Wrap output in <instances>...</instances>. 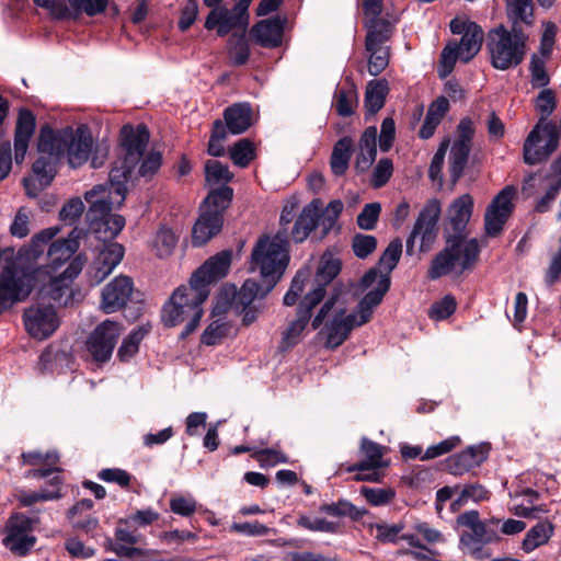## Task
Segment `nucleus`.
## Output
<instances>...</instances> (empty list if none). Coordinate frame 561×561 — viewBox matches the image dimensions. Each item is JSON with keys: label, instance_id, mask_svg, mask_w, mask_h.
I'll return each instance as SVG.
<instances>
[{"label": "nucleus", "instance_id": "473e14b6", "mask_svg": "<svg viewBox=\"0 0 561 561\" xmlns=\"http://www.w3.org/2000/svg\"><path fill=\"white\" fill-rule=\"evenodd\" d=\"M93 502L88 499H83L76 503L68 512V518L72 524L73 528L81 529L87 534L94 535L99 528V520L94 516H88L82 518L81 515L84 512L91 511Z\"/></svg>", "mask_w": 561, "mask_h": 561}, {"label": "nucleus", "instance_id": "37998d69", "mask_svg": "<svg viewBox=\"0 0 561 561\" xmlns=\"http://www.w3.org/2000/svg\"><path fill=\"white\" fill-rule=\"evenodd\" d=\"M178 236L172 229L161 227L154 236L152 248L158 256L167 257L173 252L178 243Z\"/></svg>", "mask_w": 561, "mask_h": 561}, {"label": "nucleus", "instance_id": "13d9d810", "mask_svg": "<svg viewBox=\"0 0 561 561\" xmlns=\"http://www.w3.org/2000/svg\"><path fill=\"white\" fill-rule=\"evenodd\" d=\"M470 453L462 450L461 453L451 456L447 460V468L451 474L460 476L470 469L477 467V461L470 459Z\"/></svg>", "mask_w": 561, "mask_h": 561}, {"label": "nucleus", "instance_id": "864d4df0", "mask_svg": "<svg viewBox=\"0 0 561 561\" xmlns=\"http://www.w3.org/2000/svg\"><path fill=\"white\" fill-rule=\"evenodd\" d=\"M170 510L181 516H191L197 510V502L192 495L175 494L170 500Z\"/></svg>", "mask_w": 561, "mask_h": 561}, {"label": "nucleus", "instance_id": "dca6fc26", "mask_svg": "<svg viewBox=\"0 0 561 561\" xmlns=\"http://www.w3.org/2000/svg\"><path fill=\"white\" fill-rule=\"evenodd\" d=\"M558 146L556 126L539 122L530 131L524 144V161L537 164L549 157Z\"/></svg>", "mask_w": 561, "mask_h": 561}, {"label": "nucleus", "instance_id": "6e6d98bb", "mask_svg": "<svg viewBox=\"0 0 561 561\" xmlns=\"http://www.w3.org/2000/svg\"><path fill=\"white\" fill-rule=\"evenodd\" d=\"M252 457L263 468L274 467L278 463H286L288 461L287 457L282 451L274 448L254 450Z\"/></svg>", "mask_w": 561, "mask_h": 561}, {"label": "nucleus", "instance_id": "5701e85b", "mask_svg": "<svg viewBox=\"0 0 561 561\" xmlns=\"http://www.w3.org/2000/svg\"><path fill=\"white\" fill-rule=\"evenodd\" d=\"M134 291V283L129 276L118 275L102 290L100 307L105 313H112L126 306Z\"/></svg>", "mask_w": 561, "mask_h": 561}, {"label": "nucleus", "instance_id": "72a5a7b5", "mask_svg": "<svg viewBox=\"0 0 561 561\" xmlns=\"http://www.w3.org/2000/svg\"><path fill=\"white\" fill-rule=\"evenodd\" d=\"M473 199L463 194L455 199L448 208L447 217L455 230H462L472 215Z\"/></svg>", "mask_w": 561, "mask_h": 561}, {"label": "nucleus", "instance_id": "9b49d317", "mask_svg": "<svg viewBox=\"0 0 561 561\" xmlns=\"http://www.w3.org/2000/svg\"><path fill=\"white\" fill-rule=\"evenodd\" d=\"M450 31L454 34H461L460 43H449L440 55V77H447L454 69L459 59L468 62L481 48L483 42L482 28L472 21L455 18L450 22Z\"/></svg>", "mask_w": 561, "mask_h": 561}, {"label": "nucleus", "instance_id": "0e129e2a", "mask_svg": "<svg viewBox=\"0 0 561 561\" xmlns=\"http://www.w3.org/2000/svg\"><path fill=\"white\" fill-rule=\"evenodd\" d=\"M84 204L79 197L69 199L60 209L59 217L62 221L72 224L81 217Z\"/></svg>", "mask_w": 561, "mask_h": 561}, {"label": "nucleus", "instance_id": "e2e57ef3", "mask_svg": "<svg viewBox=\"0 0 561 561\" xmlns=\"http://www.w3.org/2000/svg\"><path fill=\"white\" fill-rule=\"evenodd\" d=\"M360 493L365 496L367 502L374 506L385 505L389 503L394 496V492L391 489L363 486L360 489Z\"/></svg>", "mask_w": 561, "mask_h": 561}, {"label": "nucleus", "instance_id": "412c9836", "mask_svg": "<svg viewBox=\"0 0 561 561\" xmlns=\"http://www.w3.org/2000/svg\"><path fill=\"white\" fill-rule=\"evenodd\" d=\"M23 318L27 333L37 340L49 337L59 327V318L51 306H31Z\"/></svg>", "mask_w": 561, "mask_h": 561}, {"label": "nucleus", "instance_id": "680f3d73", "mask_svg": "<svg viewBox=\"0 0 561 561\" xmlns=\"http://www.w3.org/2000/svg\"><path fill=\"white\" fill-rule=\"evenodd\" d=\"M531 83L536 88L546 87L549 83V76L546 71V58L534 55L530 60Z\"/></svg>", "mask_w": 561, "mask_h": 561}, {"label": "nucleus", "instance_id": "4d7b16f0", "mask_svg": "<svg viewBox=\"0 0 561 561\" xmlns=\"http://www.w3.org/2000/svg\"><path fill=\"white\" fill-rule=\"evenodd\" d=\"M227 138V130L220 121L214 123L213 134L208 142V153L214 157H220L225 153L224 142Z\"/></svg>", "mask_w": 561, "mask_h": 561}, {"label": "nucleus", "instance_id": "7ed1b4c3", "mask_svg": "<svg viewBox=\"0 0 561 561\" xmlns=\"http://www.w3.org/2000/svg\"><path fill=\"white\" fill-rule=\"evenodd\" d=\"M59 232V227L41 230L32 237L27 245L19 251L16 256L11 249L0 252V264L5 263L0 274V312L24 301L36 286H42L47 294V284L37 276L35 263Z\"/></svg>", "mask_w": 561, "mask_h": 561}, {"label": "nucleus", "instance_id": "0eeeda50", "mask_svg": "<svg viewBox=\"0 0 561 561\" xmlns=\"http://www.w3.org/2000/svg\"><path fill=\"white\" fill-rule=\"evenodd\" d=\"M122 147L124 156L118 158L111 170H114L124 161V168L127 170L124 178V187L127 191V183L136 173L142 178H151L161 167L162 157L157 150H147L149 142V130L144 124L136 127L125 125L121 131Z\"/></svg>", "mask_w": 561, "mask_h": 561}, {"label": "nucleus", "instance_id": "c9c22d12", "mask_svg": "<svg viewBox=\"0 0 561 561\" xmlns=\"http://www.w3.org/2000/svg\"><path fill=\"white\" fill-rule=\"evenodd\" d=\"M231 199L232 188L222 185L210 191L201 209L217 214L219 218H222V214L229 207Z\"/></svg>", "mask_w": 561, "mask_h": 561}, {"label": "nucleus", "instance_id": "de8ad7c7", "mask_svg": "<svg viewBox=\"0 0 561 561\" xmlns=\"http://www.w3.org/2000/svg\"><path fill=\"white\" fill-rule=\"evenodd\" d=\"M358 103V96L355 88L339 89L335 92V108L341 116H350L354 112V107Z\"/></svg>", "mask_w": 561, "mask_h": 561}, {"label": "nucleus", "instance_id": "b1692460", "mask_svg": "<svg viewBox=\"0 0 561 561\" xmlns=\"http://www.w3.org/2000/svg\"><path fill=\"white\" fill-rule=\"evenodd\" d=\"M231 264V253L222 251L209 257L191 277L196 289H208V285L225 277Z\"/></svg>", "mask_w": 561, "mask_h": 561}, {"label": "nucleus", "instance_id": "49530a36", "mask_svg": "<svg viewBox=\"0 0 561 561\" xmlns=\"http://www.w3.org/2000/svg\"><path fill=\"white\" fill-rule=\"evenodd\" d=\"M147 331L144 328L134 329L122 342L117 356L122 362H128L136 355L139 344L145 337Z\"/></svg>", "mask_w": 561, "mask_h": 561}, {"label": "nucleus", "instance_id": "052dcab7", "mask_svg": "<svg viewBox=\"0 0 561 561\" xmlns=\"http://www.w3.org/2000/svg\"><path fill=\"white\" fill-rule=\"evenodd\" d=\"M32 211L26 207H21L15 214L13 222L10 227V232L12 236L18 238H24L30 232V220H31Z\"/></svg>", "mask_w": 561, "mask_h": 561}, {"label": "nucleus", "instance_id": "ddd939ff", "mask_svg": "<svg viewBox=\"0 0 561 561\" xmlns=\"http://www.w3.org/2000/svg\"><path fill=\"white\" fill-rule=\"evenodd\" d=\"M37 517H28L23 513L12 514L7 520L2 543L11 552L25 556L36 543L34 529Z\"/></svg>", "mask_w": 561, "mask_h": 561}, {"label": "nucleus", "instance_id": "338daca9", "mask_svg": "<svg viewBox=\"0 0 561 561\" xmlns=\"http://www.w3.org/2000/svg\"><path fill=\"white\" fill-rule=\"evenodd\" d=\"M556 107L554 93L550 89L542 90L536 99V108L541 113L542 118L540 122L546 123L545 119L548 117Z\"/></svg>", "mask_w": 561, "mask_h": 561}, {"label": "nucleus", "instance_id": "f3484780", "mask_svg": "<svg viewBox=\"0 0 561 561\" xmlns=\"http://www.w3.org/2000/svg\"><path fill=\"white\" fill-rule=\"evenodd\" d=\"M440 215V204L437 199L428 201L421 210L414 228L407 240V252L412 253L415 241L420 240V251L431 249L436 238V224Z\"/></svg>", "mask_w": 561, "mask_h": 561}, {"label": "nucleus", "instance_id": "f704fd0d", "mask_svg": "<svg viewBox=\"0 0 561 561\" xmlns=\"http://www.w3.org/2000/svg\"><path fill=\"white\" fill-rule=\"evenodd\" d=\"M377 129L368 127L360 137L359 151L356 158V168L360 171L367 170L374 162L376 149Z\"/></svg>", "mask_w": 561, "mask_h": 561}, {"label": "nucleus", "instance_id": "7c9ffc66", "mask_svg": "<svg viewBox=\"0 0 561 561\" xmlns=\"http://www.w3.org/2000/svg\"><path fill=\"white\" fill-rule=\"evenodd\" d=\"M360 451L365 458L363 461L352 467L350 469L351 471L376 470L378 468L388 466V462L382 459L386 447L369 439L363 438Z\"/></svg>", "mask_w": 561, "mask_h": 561}, {"label": "nucleus", "instance_id": "4c0bfd02", "mask_svg": "<svg viewBox=\"0 0 561 561\" xmlns=\"http://www.w3.org/2000/svg\"><path fill=\"white\" fill-rule=\"evenodd\" d=\"M363 10L365 14L367 32L377 31L381 32L387 30L391 33V25L380 16L382 11L381 0H363Z\"/></svg>", "mask_w": 561, "mask_h": 561}, {"label": "nucleus", "instance_id": "20e7f679", "mask_svg": "<svg viewBox=\"0 0 561 561\" xmlns=\"http://www.w3.org/2000/svg\"><path fill=\"white\" fill-rule=\"evenodd\" d=\"M507 18L512 24L511 31L503 25L489 34V51L492 66L500 70L516 67L526 54L528 35L523 32V25L534 23L533 0H505Z\"/></svg>", "mask_w": 561, "mask_h": 561}, {"label": "nucleus", "instance_id": "f257e3e1", "mask_svg": "<svg viewBox=\"0 0 561 561\" xmlns=\"http://www.w3.org/2000/svg\"><path fill=\"white\" fill-rule=\"evenodd\" d=\"M402 253L400 240L391 241L378 262V268H370L360 279L359 287L366 291L358 302L357 309L347 312L346 301L341 296L327 300L312 321L313 329H318L325 320L327 342L331 348L340 346L350 335L351 331L369 321L374 309L380 305L390 287V272L397 266Z\"/></svg>", "mask_w": 561, "mask_h": 561}, {"label": "nucleus", "instance_id": "2f4dec72", "mask_svg": "<svg viewBox=\"0 0 561 561\" xmlns=\"http://www.w3.org/2000/svg\"><path fill=\"white\" fill-rule=\"evenodd\" d=\"M554 534V526L549 520H541L530 527L522 541V549L531 553L536 549L547 545Z\"/></svg>", "mask_w": 561, "mask_h": 561}, {"label": "nucleus", "instance_id": "3c124183", "mask_svg": "<svg viewBox=\"0 0 561 561\" xmlns=\"http://www.w3.org/2000/svg\"><path fill=\"white\" fill-rule=\"evenodd\" d=\"M254 157L253 145L248 139H241L230 150V158L238 167L244 168Z\"/></svg>", "mask_w": 561, "mask_h": 561}, {"label": "nucleus", "instance_id": "79ce46f5", "mask_svg": "<svg viewBox=\"0 0 561 561\" xmlns=\"http://www.w3.org/2000/svg\"><path fill=\"white\" fill-rule=\"evenodd\" d=\"M547 182L549 190L545 197L537 204L538 211H546L549 204L554 199L561 188V156L552 164L551 173L547 176Z\"/></svg>", "mask_w": 561, "mask_h": 561}, {"label": "nucleus", "instance_id": "5fc2aeb1", "mask_svg": "<svg viewBox=\"0 0 561 561\" xmlns=\"http://www.w3.org/2000/svg\"><path fill=\"white\" fill-rule=\"evenodd\" d=\"M159 517L160 514L157 511L152 508H146L136 511L119 523L130 527H146L157 522Z\"/></svg>", "mask_w": 561, "mask_h": 561}, {"label": "nucleus", "instance_id": "4468645a", "mask_svg": "<svg viewBox=\"0 0 561 561\" xmlns=\"http://www.w3.org/2000/svg\"><path fill=\"white\" fill-rule=\"evenodd\" d=\"M252 0H239L232 10L227 8H215L206 18L205 27L207 30H217L219 36H225L230 32L234 35L244 34L249 25L248 7Z\"/></svg>", "mask_w": 561, "mask_h": 561}, {"label": "nucleus", "instance_id": "bf43d9fd", "mask_svg": "<svg viewBox=\"0 0 561 561\" xmlns=\"http://www.w3.org/2000/svg\"><path fill=\"white\" fill-rule=\"evenodd\" d=\"M380 204L370 203L365 205L363 210L357 216V225L363 230H373L377 224L380 215Z\"/></svg>", "mask_w": 561, "mask_h": 561}, {"label": "nucleus", "instance_id": "09e8293b", "mask_svg": "<svg viewBox=\"0 0 561 561\" xmlns=\"http://www.w3.org/2000/svg\"><path fill=\"white\" fill-rule=\"evenodd\" d=\"M60 483L59 477L53 478L54 490H42L39 492L26 493L20 492L18 500L22 506H31L37 502L58 499L60 496L57 485Z\"/></svg>", "mask_w": 561, "mask_h": 561}, {"label": "nucleus", "instance_id": "a19ab883", "mask_svg": "<svg viewBox=\"0 0 561 561\" xmlns=\"http://www.w3.org/2000/svg\"><path fill=\"white\" fill-rule=\"evenodd\" d=\"M341 262L332 254H323L317 271V287L322 288L325 293L324 286L329 284L340 272Z\"/></svg>", "mask_w": 561, "mask_h": 561}, {"label": "nucleus", "instance_id": "9d476101", "mask_svg": "<svg viewBox=\"0 0 561 561\" xmlns=\"http://www.w3.org/2000/svg\"><path fill=\"white\" fill-rule=\"evenodd\" d=\"M209 289H196L193 285L179 287L164 305L162 320L168 327H175L187 321L182 337L196 330L203 316L202 305L207 299Z\"/></svg>", "mask_w": 561, "mask_h": 561}, {"label": "nucleus", "instance_id": "393cba45", "mask_svg": "<svg viewBox=\"0 0 561 561\" xmlns=\"http://www.w3.org/2000/svg\"><path fill=\"white\" fill-rule=\"evenodd\" d=\"M390 35L387 30L367 32L365 46L368 54V72L371 76L381 73L389 64V47L385 44Z\"/></svg>", "mask_w": 561, "mask_h": 561}, {"label": "nucleus", "instance_id": "6e6552de", "mask_svg": "<svg viewBox=\"0 0 561 561\" xmlns=\"http://www.w3.org/2000/svg\"><path fill=\"white\" fill-rule=\"evenodd\" d=\"M457 526L461 529L459 535V549L462 553L476 559L486 560L493 552L488 547L501 539L496 527L501 519H481L478 511L472 510L460 514L456 519Z\"/></svg>", "mask_w": 561, "mask_h": 561}, {"label": "nucleus", "instance_id": "58836bf2", "mask_svg": "<svg viewBox=\"0 0 561 561\" xmlns=\"http://www.w3.org/2000/svg\"><path fill=\"white\" fill-rule=\"evenodd\" d=\"M352 148L353 142L348 137H344L335 144L331 157V169L335 175H342L347 170Z\"/></svg>", "mask_w": 561, "mask_h": 561}, {"label": "nucleus", "instance_id": "c03bdc74", "mask_svg": "<svg viewBox=\"0 0 561 561\" xmlns=\"http://www.w3.org/2000/svg\"><path fill=\"white\" fill-rule=\"evenodd\" d=\"M206 183L214 187L216 185H226L232 179V173L227 165L217 160H208L205 163Z\"/></svg>", "mask_w": 561, "mask_h": 561}, {"label": "nucleus", "instance_id": "774afa93", "mask_svg": "<svg viewBox=\"0 0 561 561\" xmlns=\"http://www.w3.org/2000/svg\"><path fill=\"white\" fill-rule=\"evenodd\" d=\"M227 333V327L219 320L213 321L204 331L202 342L206 345H215L221 341Z\"/></svg>", "mask_w": 561, "mask_h": 561}, {"label": "nucleus", "instance_id": "e433bc0d", "mask_svg": "<svg viewBox=\"0 0 561 561\" xmlns=\"http://www.w3.org/2000/svg\"><path fill=\"white\" fill-rule=\"evenodd\" d=\"M489 497V492L481 484L459 485L457 497L450 503V510L458 512L469 503H478Z\"/></svg>", "mask_w": 561, "mask_h": 561}, {"label": "nucleus", "instance_id": "cd10ccee", "mask_svg": "<svg viewBox=\"0 0 561 561\" xmlns=\"http://www.w3.org/2000/svg\"><path fill=\"white\" fill-rule=\"evenodd\" d=\"M322 210V204L316 199L304 207L298 219L293 228V239L296 242L305 241L310 232L317 227L319 222V214Z\"/></svg>", "mask_w": 561, "mask_h": 561}, {"label": "nucleus", "instance_id": "f03ea898", "mask_svg": "<svg viewBox=\"0 0 561 561\" xmlns=\"http://www.w3.org/2000/svg\"><path fill=\"white\" fill-rule=\"evenodd\" d=\"M94 141L89 128L84 125L73 129L66 127L53 129L49 126L41 128L37 141L39 157L32 168V174L24 179V187L30 197H36L53 181L57 160L65 157L71 168L84 164L92 151Z\"/></svg>", "mask_w": 561, "mask_h": 561}, {"label": "nucleus", "instance_id": "c756f323", "mask_svg": "<svg viewBox=\"0 0 561 561\" xmlns=\"http://www.w3.org/2000/svg\"><path fill=\"white\" fill-rule=\"evenodd\" d=\"M252 36L264 47H275L282 42L283 26L277 19L262 20L252 28Z\"/></svg>", "mask_w": 561, "mask_h": 561}, {"label": "nucleus", "instance_id": "a211bd4d", "mask_svg": "<svg viewBox=\"0 0 561 561\" xmlns=\"http://www.w3.org/2000/svg\"><path fill=\"white\" fill-rule=\"evenodd\" d=\"M274 287L263 279L262 283H257L255 279H247L239 290L234 286H225L218 296L216 309L226 310L230 304L247 308L255 299L264 298Z\"/></svg>", "mask_w": 561, "mask_h": 561}, {"label": "nucleus", "instance_id": "ea45409f", "mask_svg": "<svg viewBox=\"0 0 561 561\" xmlns=\"http://www.w3.org/2000/svg\"><path fill=\"white\" fill-rule=\"evenodd\" d=\"M387 93L386 80H373L367 84L365 105L370 114L377 113L383 106Z\"/></svg>", "mask_w": 561, "mask_h": 561}, {"label": "nucleus", "instance_id": "f8f14e48", "mask_svg": "<svg viewBox=\"0 0 561 561\" xmlns=\"http://www.w3.org/2000/svg\"><path fill=\"white\" fill-rule=\"evenodd\" d=\"M479 256V244L476 239L454 238L432 261L428 277L437 279L455 273L461 274L473 266Z\"/></svg>", "mask_w": 561, "mask_h": 561}, {"label": "nucleus", "instance_id": "2eb2a0df", "mask_svg": "<svg viewBox=\"0 0 561 561\" xmlns=\"http://www.w3.org/2000/svg\"><path fill=\"white\" fill-rule=\"evenodd\" d=\"M323 289L313 288L301 300L297 316L289 321L282 333L279 347L285 351L297 345L304 337L307 325L310 321L311 310L322 300Z\"/></svg>", "mask_w": 561, "mask_h": 561}, {"label": "nucleus", "instance_id": "69168bd1", "mask_svg": "<svg viewBox=\"0 0 561 561\" xmlns=\"http://www.w3.org/2000/svg\"><path fill=\"white\" fill-rule=\"evenodd\" d=\"M460 444L459 436H451L447 439H444L439 442L438 444L432 445L427 447L425 450L423 459H433L436 457H439L442 455H445L456 448Z\"/></svg>", "mask_w": 561, "mask_h": 561}, {"label": "nucleus", "instance_id": "a18cd8bd", "mask_svg": "<svg viewBox=\"0 0 561 561\" xmlns=\"http://www.w3.org/2000/svg\"><path fill=\"white\" fill-rule=\"evenodd\" d=\"M470 152V145L455 141L450 151V174L454 181L461 175Z\"/></svg>", "mask_w": 561, "mask_h": 561}, {"label": "nucleus", "instance_id": "4be33fe9", "mask_svg": "<svg viewBox=\"0 0 561 561\" xmlns=\"http://www.w3.org/2000/svg\"><path fill=\"white\" fill-rule=\"evenodd\" d=\"M513 187H505L492 201L484 215L485 231L488 236L495 237L502 229L513 211Z\"/></svg>", "mask_w": 561, "mask_h": 561}, {"label": "nucleus", "instance_id": "aec40b11", "mask_svg": "<svg viewBox=\"0 0 561 561\" xmlns=\"http://www.w3.org/2000/svg\"><path fill=\"white\" fill-rule=\"evenodd\" d=\"M124 253V247L117 242L103 243L95 249V256L87 272L91 284L103 282L121 263Z\"/></svg>", "mask_w": 561, "mask_h": 561}, {"label": "nucleus", "instance_id": "1a4fd4ad", "mask_svg": "<svg viewBox=\"0 0 561 561\" xmlns=\"http://www.w3.org/2000/svg\"><path fill=\"white\" fill-rule=\"evenodd\" d=\"M289 263L288 241L277 233L264 234L255 242L249 261V270L257 272L264 282L275 286Z\"/></svg>", "mask_w": 561, "mask_h": 561}, {"label": "nucleus", "instance_id": "bb28decb", "mask_svg": "<svg viewBox=\"0 0 561 561\" xmlns=\"http://www.w3.org/2000/svg\"><path fill=\"white\" fill-rule=\"evenodd\" d=\"M222 228V218L217 214H210L208 210H202L198 219L196 220L193 232L192 241L194 245H203L207 243L214 236H216Z\"/></svg>", "mask_w": 561, "mask_h": 561}, {"label": "nucleus", "instance_id": "603ef678", "mask_svg": "<svg viewBox=\"0 0 561 561\" xmlns=\"http://www.w3.org/2000/svg\"><path fill=\"white\" fill-rule=\"evenodd\" d=\"M377 239L370 234L356 233L352 240V249L358 259H366L375 252Z\"/></svg>", "mask_w": 561, "mask_h": 561}, {"label": "nucleus", "instance_id": "423d86ee", "mask_svg": "<svg viewBox=\"0 0 561 561\" xmlns=\"http://www.w3.org/2000/svg\"><path fill=\"white\" fill-rule=\"evenodd\" d=\"M79 237L80 232L73 229L68 238L51 242L47 251V263L35 266L37 276L47 284V295L54 300H61L84 266L80 255L72 259L79 249Z\"/></svg>", "mask_w": 561, "mask_h": 561}, {"label": "nucleus", "instance_id": "a878e982", "mask_svg": "<svg viewBox=\"0 0 561 561\" xmlns=\"http://www.w3.org/2000/svg\"><path fill=\"white\" fill-rule=\"evenodd\" d=\"M35 126L36 121L33 113L26 108H20L14 135V159L18 164L23 162L26 156Z\"/></svg>", "mask_w": 561, "mask_h": 561}, {"label": "nucleus", "instance_id": "6ab92c4d", "mask_svg": "<svg viewBox=\"0 0 561 561\" xmlns=\"http://www.w3.org/2000/svg\"><path fill=\"white\" fill-rule=\"evenodd\" d=\"M123 327L115 321L105 320L90 334L87 346L93 359L99 363L107 362L113 353Z\"/></svg>", "mask_w": 561, "mask_h": 561}, {"label": "nucleus", "instance_id": "c85d7f7f", "mask_svg": "<svg viewBox=\"0 0 561 561\" xmlns=\"http://www.w3.org/2000/svg\"><path fill=\"white\" fill-rule=\"evenodd\" d=\"M226 128L232 135L244 133L252 125V110L247 103L233 104L224 113Z\"/></svg>", "mask_w": 561, "mask_h": 561}, {"label": "nucleus", "instance_id": "8fccbe9b", "mask_svg": "<svg viewBox=\"0 0 561 561\" xmlns=\"http://www.w3.org/2000/svg\"><path fill=\"white\" fill-rule=\"evenodd\" d=\"M400 540L407 543V553L412 554L416 559H426L428 557L430 550L422 542L421 535L415 531L414 527L411 531L402 534Z\"/></svg>", "mask_w": 561, "mask_h": 561}, {"label": "nucleus", "instance_id": "39448f33", "mask_svg": "<svg viewBox=\"0 0 561 561\" xmlns=\"http://www.w3.org/2000/svg\"><path fill=\"white\" fill-rule=\"evenodd\" d=\"M124 161L117 168L110 171L108 185H96L84 195L90 204L88 217L91 220V228L99 241L103 243L114 242L125 227V219L117 214H111L113 208L122 206L126 197L124 178L127 170Z\"/></svg>", "mask_w": 561, "mask_h": 561}]
</instances>
